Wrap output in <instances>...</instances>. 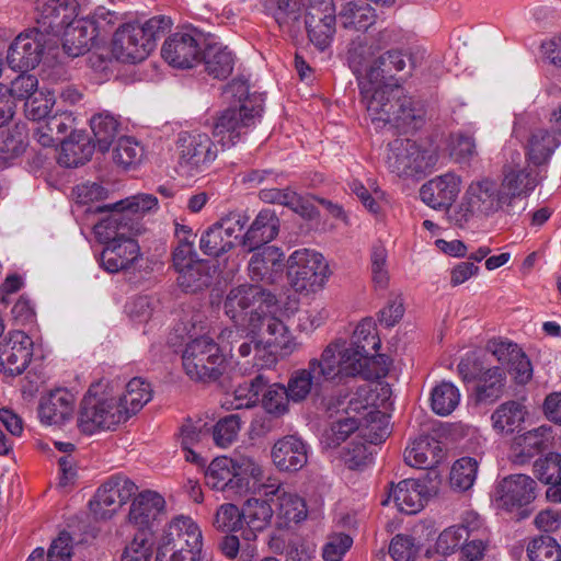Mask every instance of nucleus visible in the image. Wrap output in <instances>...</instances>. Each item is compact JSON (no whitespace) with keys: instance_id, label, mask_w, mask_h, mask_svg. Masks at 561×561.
Returning <instances> with one entry per match:
<instances>
[{"instance_id":"nucleus-1","label":"nucleus","mask_w":561,"mask_h":561,"mask_svg":"<svg viewBox=\"0 0 561 561\" xmlns=\"http://www.w3.org/2000/svg\"><path fill=\"white\" fill-rule=\"evenodd\" d=\"M367 115L376 129L387 126L401 133L421 129L426 119L425 106L404 93L399 85L374 89L363 87V101Z\"/></svg>"},{"instance_id":"nucleus-2","label":"nucleus","mask_w":561,"mask_h":561,"mask_svg":"<svg viewBox=\"0 0 561 561\" xmlns=\"http://www.w3.org/2000/svg\"><path fill=\"white\" fill-rule=\"evenodd\" d=\"M206 484L228 496L260 494L266 496L279 491L280 481L272 476L264 477L262 466L249 456L236 458L217 457L205 471Z\"/></svg>"},{"instance_id":"nucleus-3","label":"nucleus","mask_w":561,"mask_h":561,"mask_svg":"<svg viewBox=\"0 0 561 561\" xmlns=\"http://www.w3.org/2000/svg\"><path fill=\"white\" fill-rule=\"evenodd\" d=\"M248 92L249 88L243 81H233L225 89L224 93L238 98L240 105L222 111L214 124V138L224 149L234 146L262 116V104H254L248 99Z\"/></svg>"},{"instance_id":"nucleus-4","label":"nucleus","mask_w":561,"mask_h":561,"mask_svg":"<svg viewBox=\"0 0 561 561\" xmlns=\"http://www.w3.org/2000/svg\"><path fill=\"white\" fill-rule=\"evenodd\" d=\"M171 19L157 15L145 23H128L121 26L114 36V51L118 59L128 62L145 60L157 47V42L171 28Z\"/></svg>"},{"instance_id":"nucleus-5","label":"nucleus","mask_w":561,"mask_h":561,"mask_svg":"<svg viewBox=\"0 0 561 561\" xmlns=\"http://www.w3.org/2000/svg\"><path fill=\"white\" fill-rule=\"evenodd\" d=\"M158 199L152 194H137L111 205V214L94 226L98 240L107 244L140 233L139 215L156 208Z\"/></svg>"},{"instance_id":"nucleus-6","label":"nucleus","mask_w":561,"mask_h":561,"mask_svg":"<svg viewBox=\"0 0 561 561\" xmlns=\"http://www.w3.org/2000/svg\"><path fill=\"white\" fill-rule=\"evenodd\" d=\"M100 386H91L83 397L78 415V428L85 435L99 431L115 430L127 421V412L122 409L119 399L99 391Z\"/></svg>"},{"instance_id":"nucleus-7","label":"nucleus","mask_w":561,"mask_h":561,"mask_svg":"<svg viewBox=\"0 0 561 561\" xmlns=\"http://www.w3.org/2000/svg\"><path fill=\"white\" fill-rule=\"evenodd\" d=\"M309 362L324 385L342 383L362 371L360 352L348 346V342L342 337L332 340L319 357H312Z\"/></svg>"},{"instance_id":"nucleus-8","label":"nucleus","mask_w":561,"mask_h":561,"mask_svg":"<svg viewBox=\"0 0 561 561\" xmlns=\"http://www.w3.org/2000/svg\"><path fill=\"white\" fill-rule=\"evenodd\" d=\"M276 304L270 290L257 285H240L229 290L224 309L226 314L241 328H256L261 312Z\"/></svg>"},{"instance_id":"nucleus-9","label":"nucleus","mask_w":561,"mask_h":561,"mask_svg":"<svg viewBox=\"0 0 561 561\" xmlns=\"http://www.w3.org/2000/svg\"><path fill=\"white\" fill-rule=\"evenodd\" d=\"M225 356L215 341L206 335L190 341L182 354L186 375L198 381L217 380L224 370Z\"/></svg>"},{"instance_id":"nucleus-10","label":"nucleus","mask_w":561,"mask_h":561,"mask_svg":"<svg viewBox=\"0 0 561 561\" xmlns=\"http://www.w3.org/2000/svg\"><path fill=\"white\" fill-rule=\"evenodd\" d=\"M178 169L187 178L196 176L209 168L217 158L215 142L206 133L181 131L176 139Z\"/></svg>"},{"instance_id":"nucleus-11","label":"nucleus","mask_w":561,"mask_h":561,"mask_svg":"<svg viewBox=\"0 0 561 561\" xmlns=\"http://www.w3.org/2000/svg\"><path fill=\"white\" fill-rule=\"evenodd\" d=\"M436 156L411 139L398 138L388 145L387 167L398 176H413L430 170Z\"/></svg>"},{"instance_id":"nucleus-12","label":"nucleus","mask_w":561,"mask_h":561,"mask_svg":"<svg viewBox=\"0 0 561 561\" xmlns=\"http://www.w3.org/2000/svg\"><path fill=\"white\" fill-rule=\"evenodd\" d=\"M288 275L296 291H316L328 277V264L322 254L309 249L294 251L288 259Z\"/></svg>"},{"instance_id":"nucleus-13","label":"nucleus","mask_w":561,"mask_h":561,"mask_svg":"<svg viewBox=\"0 0 561 561\" xmlns=\"http://www.w3.org/2000/svg\"><path fill=\"white\" fill-rule=\"evenodd\" d=\"M138 486L123 474L107 478L89 501V508L95 522H106L135 495Z\"/></svg>"},{"instance_id":"nucleus-14","label":"nucleus","mask_w":561,"mask_h":561,"mask_svg":"<svg viewBox=\"0 0 561 561\" xmlns=\"http://www.w3.org/2000/svg\"><path fill=\"white\" fill-rule=\"evenodd\" d=\"M499 505L507 512L516 510L515 523L531 514L528 505L536 499V482L526 474H511L499 484Z\"/></svg>"},{"instance_id":"nucleus-15","label":"nucleus","mask_w":561,"mask_h":561,"mask_svg":"<svg viewBox=\"0 0 561 561\" xmlns=\"http://www.w3.org/2000/svg\"><path fill=\"white\" fill-rule=\"evenodd\" d=\"M50 39V36L35 27L19 34L8 49L9 67L21 72L34 69L41 62Z\"/></svg>"},{"instance_id":"nucleus-16","label":"nucleus","mask_w":561,"mask_h":561,"mask_svg":"<svg viewBox=\"0 0 561 561\" xmlns=\"http://www.w3.org/2000/svg\"><path fill=\"white\" fill-rule=\"evenodd\" d=\"M502 196L504 197L501 185L489 179L471 183L466 191L465 202L460 205V210L465 211L462 218L467 221L474 214L488 216L496 213L507 206Z\"/></svg>"},{"instance_id":"nucleus-17","label":"nucleus","mask_w":561,"mask_h":561,"mask_svg":"<svg viewBox=\"0 0 561 561\" xmlns=\"http://www.w3.org/2000/svg\"><path fill=\"white\" fill-rule=\"evenodd\" d=\"M203 35L197 31L178 32L163 44V59L175 68H192L202 55Z\"/></svg>"},{"instance_id":"nucleus-18","label":"nucleus","mask_w":561,"mask_h":561,"mask_svg":"<svg viewBox=\"0 0 561 561\" xmlns=\"http://www.w3.org/2000/svg\"><path fill=\"white\" fill-rule=\"evenodd\" d=\"M35 21L37 26L48 36H56L73 18L78 16L77 0H35Z\"/></svg>"},{"instance_id":"nucleus-19","label":"nucleus","mask_w":561,"mask_h":561,"mask_svg":"<svg viewBox=\"0 0 561 561\" xmlns=\"http://www.w3.org/2000/svg\"><path fill=\"white\" fill-rule=\"evenodd\" d=\"M33 356V341L23 331L10 332L0 344V370L9 376L21 375Z\"/></svg>"},{"instance_id":"nucleus-20","label":"nucleus","mask_w":561,"mask_h":561,"mask_svg":"<svg viewBox=\"0 0 561 561\" xmlns=\"http://www.w3.org/2000/svg\"><path fill=\"white\" fill-rule=\"evenodd\" d=\"M176 273V284L186 294H196L208 288L216 273L215 266L199 255L171 264Z\"/></svg>"},{"instance_id":"nucleus-21","label":"nucleus","mask_w":561,"mask_h":561,"mask_svg":"<svg viewBox=\"0 0 561 561\" xmlns=\"http://www.w3.org/2000/svg\"><path fill=\"white\" fill-rule=\"evenodd\" d=\"M248 270L253 282L276 284L283 278L284 253L274 245L263 247L252 255Z\"/></svg>"},{"instance_id":"nucleus-22","label":"nucleus","mask_w":561,"mask_h":561,"mask_svg":"<svg viewBox=\"0 0 561 561\" xmlns=\"http://www.w3.org/2000/svg\"><path fill=\"white\" fill-rule=\"evenodd\" d=\"M408 65L412 69V59L408 54L400 49H390L378 56L367 69V81H362L360 95L363 96V87L370 85L374 89L383 88L387 84L381 82L388 78H393L398 72L403 71Z\"/></svg>"},{"instance_id":"nucleus-23","label":"nucleus","mask_w":561,"mask_h":561,"mask_svg":"<svg viewBox=\"0 0 561 561\" xmlns=\"http://www.w3.org/2000/svg\"><path fill=\"white\" fill-rule=\"evenodd\" d=\"M271 457L279 471L296 472L308 462V446L300 437L286 435L275 442Z\"/></svg>"},{"instance_id":"nucleus-24","label":"nucleus","mask_w":561,"mask_h":561,"mask_svg":"<svg viewBox=\"0 0 561 561\" xmlns=\"http://www.w3.org/2000/svg\"><path fill=\"white\" fill-rule=\"evenodd\" d=\"M460 184V178L454 173L438 175L422 185L420 197L434 209H447L456 201Z\"/></svg>"},{"instance_id":"nucleus-25","label":"nucleus","mask_w":561,"mask_h":561,"mask_svg":"<svg viewBox=\"0 0 561 561\" xmlns=\"http://www.w3.org/2000/svg\"><path fill=\"white\" fill-rule=\"evenodd\" d=\"M165 517V500L156 491L140 492L131 502L128 522L134 526H151Z\"/></svg>"},{"instance_id":"nucleus-26","label":"nucleus","mask_w":561,"mask_h":561,"mask_svg":"<svg viewBox=\"0 0 561 561\" xmlns=\"http://www.w3.org/2000/svg\"><path fill=\"white\" fill-rule=\"evenodd\" d=\"M426 485L419 480L404 479L398 484H391L388 496L381 502L388 505L392 500L399 512L412 515L419 513L427 500Z\"/></svg>"},{"instance_id":"nucleus-27","label":"nucleus","mask_w":561,"mask_h":561,"mask_svg":"<svg viewBox=\"0 0 561 561\" xmlns=\"http://www.w3.org/2000/svg\"><path fill=\"white\" fill-rule=\"evenodd\" d=\"M76 398L65 388L51 390L41 398L38 417L43 424H62L72 415Z\"/></svg>"},{"instance_id":"nucleus-28","label":"nucleus","mask_w":561,"mask_h":561,"mask_svg":"<svg viewBox=\"0 0 561 561\" xmlns=\"http://www.w3.org/2000/svg\"><path fill=\"white\" fill-rule=\"evenodd\" d=\"M140 256V248L135 236L105 244L101 253V264L110 273L128 268Z\"/></svg>"},{"instance_id":"nucleus-29","label":"nucleus","mask_w":561,"mask_h":561,"mask_svg":"<svg viewBox=\"0 0 561 561\" xmlns=\"http://www.w3.org/2000/svg\"><path fill=\"white\" fill-rule=\"evenodd\" d=\"M279 231V219L275 211L262 209L247 232L242 236L241 244L248 252L262 249V245L276 238Z\"/></svg>"},{"instance_id":"nucleus-30","label":"nucleus","mask_w":561,"mask_h":561,"mask_svg":"<svg viewBox=\"0 0 561 561\" xmlns=\"http://www.w3.org/2000/svg\"><path fill=\"white\" fill-rule=\"evenodd\" d=\"M561 140L552 129L534 128L528 136L525 153L529 164L542 167L549 163Z\"/></svg>"},{"instance_id":"nucleus-31","label":"nucleus","mask_w":561,"mask_h":561,"mask_svg":"<svg viewBox=\"0 0 561 561\" xmlns=\"http://www.w3.org/2000/svg\"><path fill=\"white\" fill-rule=\"evenodd\" d=\"M62 35V48L69 57H79L90 50L96 34L89 20L77 16L65 23Z\"/></svg>"},{"instance_id":"nucleus-32","label":"nucleus","mask_w":561,"mask_h":561,"mask_svg":"<svg viewBox=\"0 0 561 561\" xmlns=\"http://www.w3.org/2000/svg\"><path fill=\"white\" fill-rule=\"evenodd\" d=\"M324 382L316 369L311 368L310 362L306 368L294 370L287 381L285 389L288 392L291 402L300 403L309 397H319L322 394Z\"/></svg>"},{"instance_id":"nucleus-33","label":"nucleus","mask_w":561,"mask_h":561,"mask_svg":"<svg viewBox=\"0 0 561 561\" xmlns=\"http://www.w3.org/2000/svg\"><path fill=\"white\" fill-rule=\"evenodd\" d=\"M440 443L431 436H420L407 447L403 454L408 466L417 469H432L443 459Z\"/></svg>"},{"instance_id":"nucleus-34","label":"nucleus","mask_w":561,"mask_h":561,"mask_svg":"<svg viewBox=\"0 0 561 561\" xmlns=\"http://www.w3.org/2000/svg\"><path fill=\"white\" fill-rule=\"evenodd\" d=\"M503 174L501 188L507 206L511 205L515 197L527 195L534 191L540 181L539 173L528 167L519 169L505 165Z\"/></svg>"},{"instance_id":"nucleus-35","label":"nucleus","mask_w":561,"mask_h":561,"mask_svg":"<svg viewBox=\"0 0 561 561\" xmlns=\"http://www.w3.org/2000/svg\"><path fill=\"white\" fill-rule=\"evenodd\" d=\"M552 439V428L549 425H540L536 428L519 434L513 439L515 461L524 463L536 454L546 449Z\"/></svg>"},{"instance_id":"nucleus-36","label":"nucleus","mask_w":561,"mask_h":561,"mask_svg":"<svg viewBox=\"0 0 561 561\" xmlns=\"http://www.w3.org/2000/svg\"><path fill=\"white\" fill-rule=\"evenodd\" d=\"M267 311L268 309H264L261 312L256 328L250 327L248 330L254 333L265 328V332L268 334L265 344L272 348L271 352L279 351L283 355L290 354L294 351V342L287 327L278 318L267 314Z\"/></svg>"},{"instance_id":"nucleus-37","label":"nucleus","mask_w":561,"mask_h":561,"mask_svg":"<svg viewBox=\"0 0 561 561\" xmlns=\"http://www.w3.org/2000/svg\"><path fill=\"white\" fill-rule=\"evenodd\" d=\"M377 19L375 9L365 0H351L342 4L336 20L345 30L367 31Z\"/></svg>"},{"instance_id":"nucleus-38","label":"nucleus","mask_w":561,"mask_h":561,"mask_svg":"<svg viewBox=\"0 0 561 561\" xmlns=\"http://www.w3.org/2000/svg\"><path fill=\"white\" fill-rule=\"evenodd\" d=\"M58 156V163L66 168H77L88 162L95 148L83 134L72 133L69 138L62 139Z\"/></svg>"},{"instance_id":"nucleus-39","label":"nucleus","mask_w":561,"mask_h":561,"mask_svg":"<svg viewBox=\"0 0 561 561\" xmlns=\"http://www.w3.org/2000/svg\"><path fill=\"white\" fill-rule=\"evenodd\" d=\"M505 386L506 373L503 368H486L477 379L476 399L480 403H493L503 396Z\"/></svg>"},{"instance_id":"nucleus-40","label":"nucleus","mask_w":561,"mask_h":561,"mask_svg":"<svg viewBox=\"0 0 561 561\" xmlns=\"http://www.w3.org/2000/svg\"><path fill=\"white\" fill-rule=\"evenodd\" d=\"M203 60L207 73L216 79L228 78L234 66L232 53L218 43L207 44L203 51Z\"/></svg>"},{"instance_id":"nucleus-41","label":"nucleus","mask_w":561,"mask_h":561,"mask_svg":"<svg viewBox=\"0 0 561 561\" xmlns=\"http://www.w3.org/2000/svg\"><path fill=\"white\" fill-rule=\"evenodd\" d=\"M525 407L514 400L502 403L492 413L491 420L494 430L501 434H513L525 421Z\"/></svg>"},{"instance_id":"nucleus-42","label":"nucleus","mask_w":561,"mask_h":561,"mask_svg":"<svg viewBox=\"0 0 561 561\" xmlns=\"http://www.w3.org/2000/svg\"><path fill=\"white\" fill-rule=\"evenodd\" d=\"M259 197L264 203L286 206L302 217H310L313 211V206L289 187L263 188Z\"/></svg>"},{"instance_id":"nucleus-43","label":"nucleus","mask_w":561,"mask_h":561,"mask_svg":"<svg viewBox=\"0 0 561 561\" xmlns=\"http://www.w3.org/2000/svg\"><path fill=\"white\" fill-rule=\"evenodd\" d=\"M90 126L95 140L94 146L102 152L107 151L118 134V118L112 113L104 111L91 117Z\"/></svg>"},{"instance_id":"nucleus-44","label":"nucleus","mask_w":561,"mask_h":561,"mask_svg":"<svg viewBox=\"0 0 561 561\" xmlns=\"http://www.w3.org/2000/svg\"><path fill=\"white\" fill-rule=\"evenodd\" d=\"M152 397V389L148 382L141 378H133L126 385L123 396L117 397L122 409L127 412V420L139 412Z\"/></svg>"},{"instance_id":"nucleus-45","label":"nucleus","mask_w":561,"mask_h":561,"mask_svg":"<svg viewBox=\"0 0 561 561\" xmlns=\"http://www.w3.org/2000/svg\"><path fill=\"white\" fill-rule=\"evenodd\" d=\"M175 534L168 533L162 535L161 541L168 542L170 547L178 551L180 554H191V560L195 561L202 549V533L199 528H175Z\"/></svg>"},{"instance_id":"nucleus-46","label":"nucleus","mask_w":561,"mask_h":561,"mask_svg":"<svg viewBox=\"0 0 561 561\" xmlns=\"http://www.w3.org/2000/svg\"><path fill=\"white\" fill-rule=\"evenodd\" d=\"M276 495L279 502L277 517L283 523L299 524L306 519L307 506L304 499L297 494L282 491V485L279 486V491L276 493ZM270 496H275V494H271Z\"/></svg>"},{"instance_id":"nucleus-47","label":"nucleus","mask_w":561,"mask_h":561,"mask_svg":"<svg viewBox=\"0 0 561 561\" xmlns=\"http://www.w3.org/2000/svg\"><path fill=\"white\" fill-rule=\"evenodd\" d=\"M268 385V380L262 375H256L250 381L239 385L233 391V399L230 402L232 409H250L257 404L260 394Z\"/></svg>"},{"instance_id":"nucleus-48","label":"nucleus","mask_w":561,"mask_h":561,"mask_svg":"<svg viewBox=\"0 0 561 561\" xmlns=\"http://www.w3.org/2000/svg\"><path fill=\"white\" fill-rule=\"evenodd\" d=\"M459 401L460 392L458 388L449 381H443L432 390L431 407L437 415H449L458 407Z\"/></svg>"},{"instance_id":"nucleus-49","label":"nucleus","mask_w":561,"mask_h":561,"mask_svg":"<svg viewBox=\"0 0 561 561\" xmlns=\"http://www.w3.org/2000/svg\"><path fill=\"white\" fill-rule=\"evenodd\" d=\"M348 346L359 351L360 358L369 352H377L380 348L381 341L373 319H364L356 325Z\"/></svg>"},{"instance_id":"nucleus-50","label":"nucleus","mask_w":561,"mask_h":561,"mask_svg":"<svg viewBox=\"0 0 561 561\" xmlns=\"http://www.w3.org/2000/svg\"><path fill=\"white\" fill-rule=\"evenodd\" d=\"M204 427L205 424H203L201 420L196 422L186 420V422L181 426L180 444L187 461L199 463L202 460L198 454L193 450V447L208 435V431Z\"/></svg>"},{"instance_id":"nucleus-51","label":"nucleus","mask_w":561,"mask_h":561,"mask_svg":"<svg viewBox=\"0 0 561 561\" xmlns=\"http://www.w3.org/2000/svg\"><path fill=\"white\" fill-rule=\"evenodd\" d=\"M233 247V240L227 238L215 224L203 231L199 238V249L208 256L219 257Z\"/></svg>"},{"instance_id":"nucleus-52","label":"nucleus","mask_w":561,"mask_h":561,"mask_svg":"<svg viewBox=\"0 0 561 561\" xmlns=\"http://www.w3.org/2000/svg\"><path fill=\"white\" fill-rule=\"evenodd\" d=\"M144 157V147L131 137L118 139L113 150V161L123 169L139 164Z\"/></svg>"},{"instance_id":"nucleus-53","label":"nucleus","mask_w":561,"mask_h":561,"mask_svg":"<svg viewBox=\"0 0 561 561\" xmlns=\"http://www.w3.org/2000/svg\"><path fill=\"white\" fill-rule=\"evenodd\" d=\"M479 463L472 457L456 460L450 471V485L460 491L469 490L477 478Z\"/></svg>"},{"instance_id":"nucleus-54","label":"nucleus","mask_w":561,"mask_h":561,"mask_svg":"<svg viewBox=\"0 0 561 561\" xmlns=\"http://www.w3.org/2000/svg\"><path fill=\"white\" fill-rule=\"evenodd\" d=\"M265 500L251 497L248 499L241 510L243 522L249 526L250 524H260L259 526H266L271 523L274 511L270 504L273 496H266L264 492L261 493Z\"/></svg>"},{"instance_id":"nucleus-55","label":"nucleus","mask_w":561,"mask_h":561,"mask_svg":"<svg viewBox=\"0 0 561 561\" xmlns=\"http://www.w3.org/2000/svg\"><path fill=\"white\" fill-rule=\"evenodd\" d=\"M527 556L529 561H561V548L553 537L541 535L529 541Z\"/></svg>"},{"instance_id":"nucleus-56","label":"nucleus","mask_w":561,"mask_h":561,"mask_svg":"<svg viewBox=\"0 0 561 561\" xmlns=\"http://www.w3.org/2000/svg\"><path fill=\"white\" fill-rule=\"evenodd\" d=\"M151 546V528H138L131 542L125 548L122 561H149Z\"/></svg>"},{"instance_id":"nucleus-57","label":"nucleus","mask_w":561,"mask_h":561,"mask_svg":"<svg viewBox=\"0 0 561 561\" xmlns=\"http://www.w3.org/2000/svg\"><path fill=\"white\" fill-rule=\"evenodd\" d=\"M291 399L284 385L273 383L263 390L262 407L272 415L280 416L288 411Z\"/></svg>"},{"instance_id":"nucleus-58","label":"nucleus","mask_w":561,"mask_h":561,"mask_svg":"<svg viewBox=\"0 0 561 561\" xmlns=\"http://www.w3.org/2000/svg\"><path fill=\"white\" fill-rule=\"evenodd\" d=\"M420 548V543L413 536L398 534L390 540L389 554L393 561H414Z\"/></svg>"},{"instance_id":"nucleus-59","label":"nucleus","mask_w":561,"mask_h":561,"mask_svg":"<svg viewBox=\"0 0 561 561\" xmlns=\"http://www.w3.org/2000/svg\"><path fill=\"white\" fill-rule=\"evenodd\" d=\"M241 428V417L230 414L220 419L213 428V438L217 446L226 448L238 437Z\"/></svg>"},{"instance_id":"nucleus-60","label":"nucleus","mask_w":561,"mask_h":561,"mask_svg":"<svg viewBox=\"0 0 561 561\" xmlns=\"http://www.w3.org/2000/svg\"><path fill=\"white\" fill-rule=\"evenodd\" d=\"M335 23L322 20L305 21L309 41L321 51L331 45L335 34Z\"/></svg>"},{"instance_id":"nucleus-61","label":"nucleus","mask_w":561,"mask_h":561,"mask_svg":"<svg viewBox=\"0 0 561 561\" xmlns=\"http://www.w3.org/2000/svg\"><path fill=\"white\" fill-rule=\"evenodd\" d=\"M391 363L392 362L388 355H371V352H369V354H366L360 359L362 371L358 376L366 380L383 378L388 375Z\"/></svg>"},{"instance_id":"nucleus-62","label":"nucleus","mask_w":561,"mask_h":561,"mask_svg":"<svg viewBox=\"0 0 561 561\" xmlns=\"http://www.w3.org/2000/svg\"><path fill=\"white\" fill-rule=\"evenodd\" d=\"M534 473L546 484L561 480V455L550 453L545 458L537 459Z\"/></svg>"},{"instance_id":"nucleus-63","label":"nucleus","mask_w":561,"mask_h":561,"mask_svg":"<svg viewBox=\"0 0 561 561\" xmlns=\"http://www.w3.org/2000/svg\"><path fill=\"white\" fill-rule=\"evenodd\" d=\"M485 350L486 352L491 353L499 363L506 367H508L512 362L516 359L517 355L522 351V348L516 343L503 339H492L488 341Z\"/></svg>"},{"instance_id":"nucleus-64","label":"nucleus","mask_w":561,"mask_h":561,"mask_svg":"<svg viewBox=\"0 0 561 561\" xmlns=\"http://www.w3.org/2000/svg\"><path fill=\"white\" fill-rule=\"evenodd\" d=\"M352 543L353 539L344 533L331 535L323 547V559L325 561H341Z\"/></svg>"}]
</instances>
